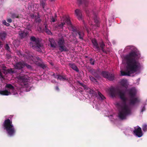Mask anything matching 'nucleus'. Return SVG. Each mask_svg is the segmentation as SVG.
<instances>
[{"label": "nucleus", "instance_id": "1", "mask_svg": "<svg viewBox=\"0 0 147 147\" xmlns=\"http://www.w3.org/2000/svg\"><path fill=\"white\" fill-rule=\"evenodd\" d=\"M121 84L124 90L111 87L109 89V93L113 97L119 96L122 102H117L115 105L119 109L118 116L121 119H124L131 113V105L139 102L140 99L136 97L137 90L135 88L127 90L128 83L126 80H122Z\"/></svg>", "mask_w": 147, "mask_h": 147}, {"label": "nucleus", "instance_id": "2", "mask_svg": "<svg viewBox=\"0 0 147 147\" xmlns=\"http://www.w3.org/2000/svg\"><path fill=\"white\" fill-rule=\"evenodd\" d=\"M123 52L129 53L121 56L122 63L125 65L126 69L125 71L121 70V74L122 76H131V74L138 71L140 68L139 61L140 54L137 49L133 46H126Z\"/></svg>", "mask_w": 147, "mask_h": 147}, {"label": "nucleus", "instance_id": "3", "mask_svg": "<svg viewBox=\"0 0 147 147\" xmlns=\"http://www.w3.org/2000/svg\"><path fill=\"white\" fill-rule=\"evenodd\" d=\"M3 127L4 129L6 131L7 134L10 136H12L15 134V129L12 121L10 120H5L3 123Z\"/></svg>", "mask_w": 147, "mask_h": 147}, {"label": "nucleus", "instance_id": "4", "mask_svg": "<svg viewBox=\"0 0 147 147\" xmlns=\"http://www.w3.org/2000/svg\"><path fill=\"white\" fill-rule=\"evenodd\" d=\"M17 94V92L16 88L11 84H6L5 86V90H0V94L2 95L8 96Z\"/></svg>", "mask_w": 147, "mask_h": 147}, {"label": "nucleus", "instance_id": "5", "mask_svg": "<svg viewBox=\"0 0 147 147\" xmlns=\"http://www.w3.org/2000/svg\"><path fill=\"white\" fill-rule=\"evenodd\" d=\"M65 22L67 24L69 29L73 31L74 32H76L75 28L71 24L69 18L68 17H65L61 19V24L56 25L55 26V28L59 29L62 28Z\"/></svg>", "mask_w": 147, "mask_h": 147}, {"label": "nucleus", "instance_id": "6", "mask_svg": "<svg viewBox=\"0 0 147 147\" xmlns=\"http://www.w3.org/2000/svg\"><path fill=\"white\" fill-rule=\"evenodd\" d=\"M83 88V89L86 90V91L88 92L90 94H92L94 96H95L97 98L100 100H104L105 97L99 92L98 91H94L93 90L90 88H87L86 86L81 83H79Z\"/></svg>", "mask_w": 147, "mask_h": 147}, {"label": "nucleus", "instance_id": "7", "mask_svg": "<svg viewBox=\"0 0 147 147\" xmlns=\"http://www.w3.org/2000/svg\"><path fill=\"white\" fill-rule=\"evenodd\" d=\"M31 42L30 45L33 49L37 51L41 52L43 49L42 45L40 44L38 39L36 38L34 36H32L30 38Z\"/></svg>", "mask_w": 147, "mask_h": 147}, {"label": "nucleus", "instance_id": "8", "mask_svg": "<svg viewBox=\"0 0 147 147\" xmlns=\"http://www.w3.org/2000/svg\"><path fill=\"white\" fill-rule=\"evenodd\" d=\"M28 77L26 76H19L18 77L19 83L24 88H26V91L28 92L30 90L31 87L28 84Z\"/></svg>", "mask_w": 147, "mask_h": 147}, {"label": "nucleus", "instance_id": "9", "mask_svg": "<svg viewBox=\"0 0 147 147\" xmlns=\"http://www.w3.org/2000/svg\"><path fill=\"white\" fill-rule=\"evenodd\" d=\"M92 41L93 45V48L95 49V51H99L101 49L103 52L106 53H107V52L104 49L105 46V45L103 42H102L101 43L99 44L100 47V48L99 47L96 39H92Z\"/></svg>", "mask_w": 147, "mask_h": 147}, {"label": "nucleus", "instance_id": "10", "mask_svg": "<svg viewBox=\"0 0 147 147\" xmlns=\"http://www.w3.org/2000/svg\"><path fill=\"white\" fill-rule=\"evenodd\" d=\"M2 71H1L0 69V78H2L3 79L4 78V76L3 74L5 75L8 73L12 74L15 72L14 69H7V67L4 65L1 67Z\"/></svg>", "mask_w": 147, "mask_h": 147}, {"label": "nucleus", "instance_id": "11", "mask_svg": "<svg viewBox=\"0 0 147 147\" xmlns=\"http://www.w3.org/2000/svg\"><path fill=\"white\" fill-rule=\"evenodd\" d=\"M30 26H28L23 31L20 30L19 33L20 36L22 38H24L26 37L28 34V33L27 30H30Z\"/></svg>", "mask_w": 147, "mask_h": 147}, {"label": "nucleus", "instance_id": "12", "mask_svg": "<svg viewBox=\"0 0 147 147\" xmlns=\"http://www.w3.org/2000/svg\"><path fill=\"white\" fill-rule=\"evenodd\" d=\"M27 54L25 55V57H26V59H27L28 60H31L33 62L36 64L38 65V63H37V62L40 61V59L38 57H33L31 55L27 56Z\"/></svg>", "mask_w": 147, "mask_h": 147}, {"label": "nucleus", "instance_id": "13", "mask_svg": "<svg viewBox=\"0 0 147 147\" xmlns=\"http://www.w3.org/2000/svg\"><path fill=\"white\" fill-rule=\"evenodd\" d=\"M102 74L104 78H107L109 80H112L114 79V75L113 74H109L106 71L102 72Z\"/></svg>", "mask_w": 147, "mask_h": 147}, {"label": "nucleus", "instance_id": "14", "mask_svg": "<svg viewBox=\"0 0 147 147\" xmlns=\"http://www.w3.org/2000/svg\"><path fill=\"white\" fill-rule=\"evenodd\" d=\"M134 132L135 135L138 137H141L143 135L141 128L139 127H135Z\"/></svg>", "mask_w": 147, "mask_h": 147}, {"label": "nucleus", "instance_id": "15", "mask_svg": "<svg viewBox=\"0 0 147 147\" xmlns=\"http://www.w3.org/2000/svg\"><path fill=\"white\" fill-rule=\"evenodd\" d=\"M25 63L24 62H19L17 63L14 65L16 69H20L25 66Z\"/></svg>", "mask_w": 147, "mask_h": 147}, {"label": "nucleus", "instance_id": "16", "mask_svg": "<svg viewBox=\"0 0 147 147\" xmlns=\"http://www.w3.org/2000/svg\"><path fill=\"white\" fill-rule=\"evenodd\" d=\"M75 14L79 20L82 19V17L80 10L76 9L75 10Z\"/></svg>", "mask_w": 147, "mask_h": 147}, {"label": "nucleus", "instance_id": "17", "mask_svg": "<svg viewBox=\"0 0 147 147\" xmlns=\"http://www.w3.org/2000/svg\"><path fill=\"white\" fill-rule=\"evenodd\" d=\"M69 67L73 69L78 72L79 71V69L77 68L76 66L74 64L72 63H69Z\"/></svg>", "mask_w": 147, "mask_h": 147}, {"label": "nucleus", "instance_id": "18", "mask_svg": "<svg viewBox=\"0 0 147 147\" xmlns=\"http://www.w3.org/2000/svg\"><path fill=\"white\" fill-rule=\"evenodd\" d=\"M49 41L50 42L51 46L53 47H55L56 44L54 40L52 38H49Z\"/></svg>", "mask_w": 147, "mask_h": 147}, {"label": "nucleus", "instance_id": "19", "mask_svg": "<svg viewBox=\"0 0 147 147\" xmlns=\"http://www.w3.org/2000/svg\"><path fill=\"white\" fill-rule=\"evenodd\" d=\"M55 78L57 79H59L61 80H67L68 79L65 77H63L60 75H57L55 76Z\"/></svg>", "mask_w": 147, "mask_h": 147}, {"label": "nucleus", "instance_id": "20", "mask_svg": "<svg viewBox=\"0 0 147 147\" xmlns=\"http://www.w3.org/2000/svg\"><path fill=\"white\" fill-rule=\"evenodd\" d=\"M59 50L61 51H66L67 50L66 47L63 45L59 46Z\"/></svg>", "mask_w": 147, "mask_h": 147}, {"label": "nucleus", "instance_id": "21", "mask_svg": "<svg viewBox=\"0 0 147 147\" xmlns=\"http://www.w3.org/2000/svg\"><path fill=\"white\" fill-rule=\"evenodd\" d=\"M6 35V34L4 32H0V38L2 39H4Z\"/></svg>", "mask_w": 147, "mask_h": 147}, {"label": "nucleus", "instance_id": "22", "mask_svg": "<svg viewBox=\"0 0 147 147\" xmlns=\"http://www.w3.org/2000/svg\"><path fill=\"white\" fill-rule=\"evenodd\" d=\"M58 45L59 46L61 45H64V40L62 38H60L59 39L58 42Z\"/></svg>", "mask_w": 147, "mask_h": 147}, {"label": "nucleus", "instance_id": "23", "mask_svg": "<svg viewBox=\"0 0 147 147\" xmlns=\"http://www.w3.org/2000/svg\"><path fill=\"white\" fill-rule=\"evenodd\" d=\"M80 4L84 3L85 5H86L87 3H88V0H77Z\"/></svg>", "mask_w": 147, "mask_h": 147}, {"label": "nucleus", "instance_id": "24", "mask_svg": "<svg viewBox=\"0 0 147 147\" xmlns=\"http://www.w3.org/2000/svg\"><path fill=\"white\" fill-rule=\"evenodd\" d=\"M44 30L47 34H51V31L47 28V25H45V26Z\"/></svg>", "mask_w": 147, "mask_h": 147}, {"label": "nucleus", "instance_id": "25", "mask_svg": "<svg viewBox=\"0 0 147 147\" xmlns=\"http://www.w3.org/2000/svg\"><path fill=\"white\" fill-rule=\"evenodd\" d=\"M86 12L87 13V14L88 15V16H89V15H88V14L89 13V14H90V15H92V14H94V15H96V12H95V10H94L92 11H91L90 12L89 11H86Z\"/></svg>", "mask_w": 147, "mask_h": 147}, {"label": "nucleus", "instance_id": "26", "mask_svg": "<svg viewBox=\"0 0 147 147\" xmlns=\"http://www.w3.org/2000/svg\"><path fill=\"white\" fill-rule=\"evenodd\" d=\"M77 33L79 36V38L82 39L84 35V33L83 32H77Z\"/></svg>", "mask_w": 147, "mask_h": 147}, {"label": "nucleus", "instance_id": "27", "mask_svg": "<svg viewBox=\"0 0 147 147\" xmlns=\"http://www.w3.org/2000/svg\"><path fill=\"white\" fill-rule=\"evenodd\" d=\"M142 128L143 131L144 132L147 131V125L146 124H143L142 126Z\"/></svg>", "mask_w": 147, "mask_h": 147}, {"label": "nucleus", "instance_id": "28", "mask_svg": "<svg viewBox=\"0 0 147 147\" xmlns=\"http://www.w3.org/2000/svg\"><path fill=\"white\" fill-rule=\"evenodd\" d=\"M20 17V16H19L18 15L14 13H12L11 15V17L13 18H19Z\"/></svg>", "mask_w": 147, "mask_h": 147}, {"label": "nucleus", "instance_id": "29", "mask_svg": "<svg viewBox=\"0 0 147 147\" xmlns=\"http://www.w3.org/2000/svg\"><path fill=\"white\" fill-rule=\"evenodd\" d=\"M2 23L5 26H10V25L9 24L7 23L5 20H3L2 21Z\"/></svg>", "mask_w": 147, "mask_h": 147}, {"label": "nucleus", "instance_id": "30", "mask_svg": "<svg viewBox=\"0 0 147 147\" xmlns=\"http://www.w3.org/2000/svg\"><path fill=\"white\" fill-rule=\"evenodd\" d=\"M39 5L38 4H35L33 5V8L35 10L37 9L39 7Z\"/></svg>", "mask_w": 147, "mask_h": 147}, {"label": "nucleus", "instance_id": "31", "mask_svg": "<svg viewBox=\"0 0 147 147\" xmlns=\"http://www.w3.org/2000/svg\"><path fill=\"white\" fill-rule=\"evenodd\" d=\"M50 21L51 22H54L55 21V19L52 16L50 18Z\"/></svg>", "mask_w": 147, "mask_h": 147}, {"label": "nucleus", "instance_id": "32", "mask_svg": "<svg viewBox=\"0 0 147 147\" xmlns=\"http://www.w3.org/2000/svg\"><path fill=\"white\" fill-rule=\"evenodd\" d=\"M5 49L6 50L10 51V48L7 44H6L5 46Z\"/></svg>", "mask_w": 147, "mask_h": 147}, {"label": "nucleus", "instance_id": "33", "mask_svg": "<svg viewBox=\"0 0 147 147\" xmlns=\"http://www.w3.org/2000/svg\"><path fill=\"white\" fill-rule=\"evenodd\" d=\"M94 59H90V63L92 65H93L94 64Z\"/></svg>", "mask_w": 147, "mask_h": 147}, {"label": "nucleus", "instance_id": "34", "mask_svg": "<svg viewBox=\"0 0 147 147\" xmlns=\"http://www.w3.org/2000/svg\"><path fill=\"white\" fill-rule=\"evenodd\" d=\"M7 21L9 23H10L12 22V20L9 18H7Z\"/></svg>", "mask_w": 147, "mask_h": 147}, {"label": "nucleus", "instance_id": "35", "mask_svg": "<svg viewBox=\"0 0 147 147\" xmlns=\"http://www.w3.org/2000/svg\"><path fill=\"white\" fill-rule=\"evenodd\" d=\"M25 66H26V67L28 69H31V67L30 65L27 64H26V63H25Z\"/></svg>", "mask_w": 147, "mask_h": 147}, {"label": "nucleus", "instance_id": "36", "mask_svg": "<svg viewBox=\"0 0 147 147\" xmlns=\"http://www.w3.org/2000/svg\"><path fill=\"white\" fill-rule=\"evenodd\" d=\"M38 15V18L36 19V21L38 22H40V20L39 19V15Z\"/></svg>", "mask_w": 147, "mask_h": 147}, {"label": "nucleus", "instance_id": "37", "mask_svg": "<svg viewBox=\"0 0 147 147\" xmlns=\"http://www.w3.org/2000/svg\"><path fill=\"white\" fill-rule=\"evenodd\" d=\"M41 5H42V7L44 8V6L45 5V3L44 1H42L41 3Z\"/></svg>", "mask_w": 147, "mask_h": 147}, {"label": "nucleus", "instance_id": "38", "mask_svg": "<svg viewBox=\"0 0 147 147\" xmlns=\"http://www.w3.org/2000/svg\"><path fill=\"white\" fill-rule=\"evenodd\" d=\"M84 28L86 29L87 32H88V28L87 25H86L85 24H84Z\"/></svg>", "mask_w": 147, "mask_h": 147}, {"label": "nucleus", "instance_id": "39", "mask_svg": "<svg viewBox=\"0 0 147 147\" xmlns=\"http://www.w3.org/2000/svg\"><path fill=\"white\" fill-rule=\"evenodd\" d=\"M94 21H95V23L96 24V25L97 26H98V21L97 20H95V19H94Z\"/></svg>", "mask_w": 147, "mask_h": 147}, {"label": "nucleus", "instance_id": "40", "mask_svg": "<svg viewBox=\"0 0 147 147\" xmlns=\"http://www.w3.org/2000/svg\"><path fill=\"white\" fill-rule=\"evenodd\" d=\"M145 110V109L144 107H142L141 109V112H143Z\"/></svg>", "mask_w": 147, "mask_h": 147}, {"label": "nucleus", "instance_id": "41", "mask_svg": "<svg viewBox=\"0 0 147 147\" xmlns=\"http://www.w3.org/2000/svg\"><path fill=\"white\" fill-rule=\"evenodd\" d=\"M109 118L111 120V121H113V119H112V117H113V116L112 115H111L109 116Z\"/></svg>", "mask_w": 147, "mask_h": 147}, {"label": "nucleus", "instance_id": "42", "mask_svg": "<svg viewBox=\"0 0 147 147\" xmlns=\"http://www.w3.org/2000/svg\"><path fill=\"white\" fill-rule=\"evenodd\" d=\"M90 79L92 81H94L95 80V79L94 78H90Z\"/></svg>", "mask_w": 147, "mask_h": 147}, {"label": "nucleus", "instance_id": "43", "mask_svg": "<svg viewBox=\"0 0 147 147\" xmlns=\"http://www.w3.org/2000/svg\"><path fill=\"white\" fill-rule=\"evenodd\" d=\"M2 46H3L2 44L1 43V42H0V47H2Z\"/></svg>", "mask_w": 147, "mask_h": 147}, {"label": "nucleus", "instance_id": "44", "mask_svg": "<svg viewBox=\"0 0 147 147\" xmlns=\"http://www.w3.org/2000/svg\"><path fill=\"white\" fill-rule=\"evenodd\" d=\"M56 89L57 90H59V88L58 87H56Z\"/></svg>", "mask_w": 147, "mask_h": 147}, {"label": "nucleus", "instance_id": "45", "mask_svg": "<svg viewBox=\"0 0 147 147\" xmlns=\"http://www.w3.org/2000/svg\"><path fill=\"white\" fill-rule=\"evenodd\" d=\"M31 16L32 17V18H33L34 16V15H32V16Z\"/></svg>", "mask_w": 147, "mask_h": 147}, {"label": "nucleus", "instance_id": "46", "mask_svg": "<svg viewBox=\"0 0 147 147\" xmlns=\"http://www.w3.org/2000/svg\"><path fill=\"white\" fill-rule=\"evenodd\" d=\"M138 81H140V78L138 79Z\"/></svg>", "mask_w": 147, "mask_h": 147}, {"label": "nucleus", "instance_id": "47", "mask_svg": "<svg viewBox=\"0 0 147 147\" xmlns=\"http://www.w3.org/2000/svg\"><path fill=\"white\" fill-rule=\"evenodd\" d=\"M90 29H92V28H91V27H90Z\"/></svg>", "mask_w": 147, "mask_h": 147}, {"label": "nucleus", "instance_id": "48", "mask_svg": "<svg viewBox=\"0 0 147 147\" xmlns=\"http://www.w3.org/2000/svg\"><path fill=\"white\" fill-rule=\"evenodd\" d=\"M90 24V25H91H91H92V24Z\"/></svg>", "mask_w": 147, "mask_h": 147}]
</instances>
